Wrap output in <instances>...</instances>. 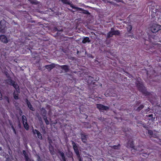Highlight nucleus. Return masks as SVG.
<instances>
[{"mask_svg":"<svg viewBox=\"0 0 161 161\" xmlns=\"http://www.w3.org/2000/svg\"><path fill=\"white\" fill-rule=\"evenodd\" d=\"M61 1L64 3L67 4H70L69 0H61Z\"/></svg>","mask_w":161,"mask_h":161,"instance_id":"dca6fc26","label":"nucleus"},{"mask_svg":"<svg viewBox=\"0 0 161 161\" xmlns=\"http://www.w3.org/2000/svg\"><path fill=\"white\" fill-rule=\"evenodd\" d=\"M113 33L114 35H118L119 34V31H113Z\"/></svg>","mask_w":161,"mask_h":161,"instance_id":"6ab92c4d","label":"nucleus"},{"mask_svg":"<svg viewBox=\"0 0 161 161\" xmlns=\"http://www.w3.org/2000/svg\"><path fill=\"white\" fill-rule=\"evenodd\" d=\"M133 147V146H131V147Z\"/></svg>","mask_w":161,"mask_h":161,"instance_id":"2f4dec72","label":"nucleus"},{"mask_svg":"<svg viewBox=\"0 0 161 161\" xmlns=\"http://www.w3.org/2000/svg\"><path fill=\"white\" fill-rule=\"evenodd\" d=\"M143 108V106L142 105H140L139 107L138 108V110H141V109L142 108Z\"/></svg>","mask_w":161,"mask_h":161,"instance_id":"5701e85b","label":"nucleus"},{"mask_svg":"<svg viewBox=\"0 0 161 161\" xmlns=\"http://www.w3.org/2000/svg\"><path fill=\"white\" fill-rule=\"evenodd\" d=\"M0 40L3 42L7 43L8 42V40L7 37L4 35L0 36Z\"/></svg>","mask_w":161,"mask_h":161,"instance_id":"423d86ee","label":"nucleus"},{"mask_svg":"<svg viewBox=\"0 0 161 161\" xmlns=\"http://www.w3.org/2000/svg\"><path fill=\"white\" fill-rule=\"evenodd\" d=\"M60 67L61 68L64 70L65 72H67L69 70V67L66 65H64L61 66H60Z\"/></svg>","mask_w":161,"mask_h":161,"instance_id":"9b49d317","label":"nucleus"},{"mask_svg":"<svg viewBox=\"0 0 161 161\" xmlns=\"http://www.w3.org/2000/svg\"><path fill=\"white\" fill-rule=\"evenodd\" d=\"M7 83L10 85H12L15 89L17 92H19V88L17 84L12 80L9 79L7 81Z\"/></svg>","mask_w":161,"mask_h":161,"instance_id":"f03ea898","label":"nucleus"},{"mask_svg":"<svg viewBox=\"0 0 161 161\" xmlns=\"http://www.w3.org/2000/svg\"><path fill=\"white\" fill-rule=\"evenodd\" d=\"M27 104L28 107L30 108V109H31L32 110H34L33 108L32 107L31 104L29 102H27Z\"/></svg>","mask_w":161,"mask_h":161,"instance_id":"f3484780","label":"nucleus"},{"mask_svg":"<svg viewBox=\"0 0 161 161\" xmlns=\"http://www.w3.org/2000/svg\"><path fill=\"white\" fill-rule=\"evenodd\" d=\"M72 143L73 147H75L77 146L75 143V142H73V141L72 142Z\"/></svg>","mask_w":161,"mask_h":161,"instance_id":"b1692460","label":"nucleus"},{"mask_svg":"<svg viewBox=\"0 0 161 161\" xmlns=\"http://www.w3.org/2000/svg\"><path fill=\"white\" fill-rule=\"evenodd\" d=\"M150 30L153 33L158 32L161 29V26L157 24H153L150 27Z\"/></svg>","mask_w":161,"mask_h":161,"instance_id":"f257e3e1","label":"nucleus"},{"mask_svg":"<svg viewBox=\"0 0 161 161\" xmlns=\"http://www.w3.org/2000/svg\"><path fill=\"white\" fill-rule=\"evenodd\" d=\"M71 7L74 9H76L78 11H80V12H82L83 13L86 14H89V13L87 10H85L82 9L81 8H78L77 7H75L73 6L72 5H71Z\"/></svg>","mask_w":161,"mask_h":161,"instance_id":"39448f33","label":"nucleus"},{"mask_svg":"<svg viewBox=\"0 0 161 161\" xmlns=\"http://www.w3.org/2000/svg\"><path fill=\"white\" fill-rule=\"evenodd\" d=\"M2 99V95L1 93L0 92V100Z\"/></svg>","mask_w":161,"mask_h":161,"instance_id":"a878e982","label":"nucleus"},{"mask_svg":"<svg viewBox=\"0 0 161 161\" xmlns=\"http://www.w3.org/2000/svg\"><path fill=\"white\" fill-rule=\"evenodd\" d=\"M12 128L13 129V130L14 132L15 133V134H16L15 130V129H14V127L13 126H12Z\"/></svg>","mask_w":161,"mask_h":161,"instance_id":"bb28decb","label":"nucleus"},{"mask_svg":"<svg viewBox=\"0 0 161 161\" xmlns=\"http://www.w3.org/2000/svg\"><path fill=\"white\" fill-rule=\"evenodd\" d=\"M33 132L34 134L37 135V137L39 139H42V134L38 130H33Z\"/></svg>","mask_w":161,"mask_h":161,"instance_id":"0eeeda50","label":"nucleus"},{"mask_svg":"<svg viewBox=\"0 0 161 161\" xmlns=\"http://www.w3.org/2000/svg\"><path fill=\"white\" fill-rule=\"evenodd\" d=\"M87 136L84 135H82L81 136V139L84 142H85L86 141V139L87 137Z\"/></svg>","mask_w":161,"mask_h":161,"instance_id":"4468645a","label":"nucleus"},{"mask_svg":"<svg viewBox=\"0 0 161 161\" xmlns=\"http://www.w3.org/2000/svg\"><path fill=\"white\" fill-rule=\"evenodd\" d=\"M2 21H1L0 23V31H2L3 30H2V29H1V28H2V25H1V24L2 23Z\"/></svg>","mask_w":161,"mask_h":161,"instance_id":"393cba45","label":"nucleus"},{"mask_svg":"<svg viewBox=\"0 0 161 161\" xmlns=\"http://www.w3.org/2000/svg\"><path fill=\"white\" fill-rule=\"evenodd\" d=\"M137 86L139 90L141 91H142V90H144L145 88L144 86H143V85L140 83H139L138 84H137Z\"/></svg>","mask_w":161,"mask_h":161,"instance_id":"1a4fd4ad","label":"nucleus"},{"mask_svg":"<svg viewBox=\"0 0 161 161\" xmlns=\"http://www.w3.org/2000/svg\"><path fill=\"white\" fill-rule=\"evenodd\" d=\"M114 35L113 33V30L112 29L108 33L107 37L108 38L112 37Z\"/></svg>","mask_w":161,"mask_h":161,"instance_id":"ddd939ff","label":"nucleus"},{"mask_svg":"<svg viewBox=\"0 0 161 161\" xmlns=\"http://www.w3.org/2000/svg\"><path fill=\"white\" fill-rule=\"evenodd\" d=\"M14 97L15 99H18V94H16L15 92H14Z\"/></svg>","mask_w":161,"mask_h":161,"instance_id":"4be33fe9","label":"nucleus"},{"mask_svg":"<svg viewBox=\"0 0 161 161\" xmlns=\"http://www.w3.org/2000/svg\"><path fill=\"white\" fill-rule=\"evenodd\" d=\"M97 108L100 110H107L109 109L108 107L103 105L101 104H97Z\"/></svg>","mask_w":161,"mask_h":161,"instance_id":"20e7f679","label":"nucleus"},{"mask_svg":"<svg viewBox=\"0 0 161 161\" xmlns=\"http://www.w3.org/2000/svg\"><path fill=\"white\" fill-rule=\"evenodd\" d=\"M62 159L64 160L65 157L64 156V154L63 152H60L59 153Z\"/></svg>","mask_w":161,"mask_h":161,"instance_id":"a211bd4d","label":"nucleus"},{"mask_svg":"<svg viewBox=\"0 0 161 161\" xmlns=\"http://www.w3.org/2000/svg\"><path fill=\"white\" fill-rule=\"evenodd\" d=\"M134 150V148H133L132 150H131V151L132 152H133V150Z\"/></svg>","mask_w":161,"mask_h":161,"instance_id":"c756f323","label":"nucleus"},{"mask_svg":"<svg viewBox=\"0 0 161 161\" xmlns=\"http://www.w3.org/2000/svg\"><path fill=\"white\" fill-rule=\"evenodd\" d=\"M90 41L89 40V38L88 37H86L83 38L82 41V42L83 43H86V42H89Z\"/></svg>","mask_w":161,"mask_h":161,"instance_id":"2eb2a0df","label":"nucleus"},{"mask_svg":"<svg viewBox=\"0 0 161 161\" xmlns=\"http://www.w3.org/2000/svg\"><path fill=\"white\" fill-rule=\"evenodd\" d=\"M55 67V66L54 65V64H52L50 65H47L45 66L46 68L47 69H49V70H51L52 69H53Z\"/></svg>","mask_w":161,"mask_h":161,"instance_id":"f8f14e48","label":"nucleus"},{"mask_svg":"<svg viewBox=\"0 0 161 161\" xmlns=\"http://www.w3.org/2000/svg\"><path fill=\"white\" fill-rule=\"evenodd\" d=\"M44 120L45 121V122L46 123V124L47 125L49 124V122H48V120L47 119V117L46 116H44Z\"/></svg>","mask_w":161,"mask_h":161,"instance_id":"412c9836","label":"nucleus"},{"mask_svg":"<svg viewBox=\"0 0 161 161\" xmlns=\"http://www.w3.org/2000/svg\"><path fill=\"white\" fill-rule=\"evenodd\" d=\"M73 148L77 155L78 156V157H79L80 156V155L79 154V150L78 149L77 146L73 147Z\"/></svg>","mask_w":161,"mask_h":161,"instance_id":"9d476101","label":"nucleus"},{"mask_svg":"<svg viewBox=\"0 0 161 161\" xmlns=\"http://www.w3.org/2000/svg\"><path fill=\"white\" fill-rule=\"evenodd\" d=\"M7 101H8V102H9L8 100V99Z\"/></svg>","mask_w":161,"mask_h":161,"instance_id":"7c9ffc66","label":"nucleus"},{"mask_svg":"<svg viewBox=\"0 0 161 161\" xmlns=\"http://www.w3.org/2000/svg\"><path fill=\"white\" fill-rule=\"evenodd\" d=\"M22 119L23 124L26 130H28L29 129V126L27 124V120L26 117L25 116L23 115L22 116Z\"/></svg>","mask_w":161,"mask_h":161,"instance_id":"7ed1b4c3","label":"nucleus"},{"mask_svg":"<svg viewBox=\"0 0 161 161\" xmlns=\"http://www.w3.org/2000/svg\"><path fill=\"white\" fill-rule=\"evenodd\" d=\"M132 27L130 25H128L127 26V30L128 31H130L131 30Z\"/></svg>","mask_w":161,"mask_h":161,"instance_id":"aec40b11","label":"nucleus"},{"mask_svg":"<svg viewBox=\"0 0 161 161\" xmlns=\"http://www.w3.org/2000/svg\"><path fill=\"white\" fill-rule=\"evenodd\" d=\"M29 1H30V2L31 3H35V2H34V1H31V0H29Z\"/></svg>","mask_w":161,"mask_h":161,"instance_id":"c85d7f7f","label":"nucleus"},{"mask_svg":"<svg viewBox=\"0 0 161 161\" xmlns=\"http://www.w3.org/2000/svg\"><path fill=\"white\" fill-rule=\"evenodd\" d=\"M23 152L25 156V159L26 161H33V160L31 159L29 157H28L27 154H26V153L25 151L23 150Z\"/></svg>","mask_w":161,"mask_h":161,"instance_id":"6e6552de","label":"nucleus"},{"mask_svg":"<svg viewBox=\"0 0 161 161\" xmlns=\"http://www.w3.org/2000/svg\"><path fill=\"white\" fill-rule=\"evenodd\" d=\"M148 132L150 134H152V131L151 130H149L148 131Z\"/></svg>","mask_w":161,"mask_h":161,"instance_id":"cd10ccee","label":"nucleus"}]
</instances>
